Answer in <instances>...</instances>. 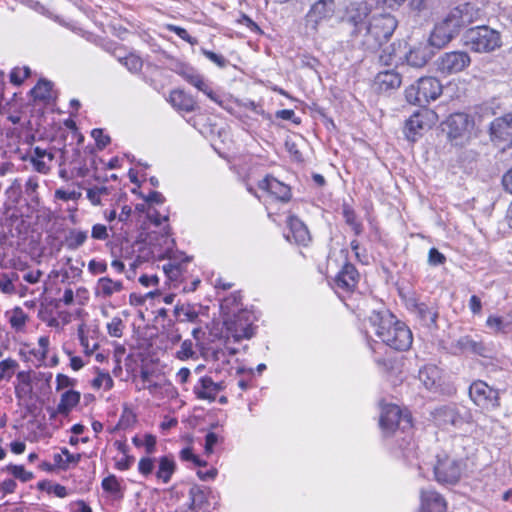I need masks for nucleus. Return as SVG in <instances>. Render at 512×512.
<instances>
[{"instance_id": "f257e3e1", "label": "nucleus", "mask_w": 512, "mask_h": 512, "mask_svg": "<svg viewBox=\"0 0 512 512\" xmlns=\"http://www.w3.org/2000/svg\"><path fill=\"white\" fill-rule=\"evenodd\" d=\"M379 424L384 436H392L396 449L406 461L412 464L413 459L417 458V453L412 436L411 415L403 412L397 405L387 404L382 407Z\"/></svg>"}, {"instance_id": "f03ea898", "label": "nucleus", "mask_w": 512, "mask_h": 512, "mask_svg": "<svg viewBox=\"0 0 512 512\" xmlns=\"http://www.w3.org/2000/svg\"><path fill=\"white\" fill-rule=\"evenodd\" d=\"M367 324L385 345L394 350L407 351L413 343L410 328L388 310L373 311Z\"/></svg>"}, {"instance_id": "7ed1b4c3", "label": "nucleus", "mask_w": 512, "mask_h": 512, "mask_svg": "<svg viewBox=\"0 0 512 512\" xmlns=\"http://www.w3.org/2000/svg\"><path fill=\"white\" fill-rule=\"evenodd\" d=\"M481 10L473 3L466 2L452 8L443 19L438 22L429 38L431 46L442 48L448 44L460 30L478 20Z\"/></svg>"}, {"instance_id": "20e7f679", "label": "nucleus", "mask_w": 512, "mask_h": 512, "mask_svg": "<svg viewBox=\"0 0 512 512\" xmlns=\"http://www.w3.org/2000/svg\"><path fill=\"white\" fill-rule=\"evenodd\" d=\"M397 25L396 18L389 13L374 14L365 25V30L357 43L364 50L375 52L388 42Z\"/></svg>"}, {"instance_id": "39448f33", "label": "nucleus", "mask_w": 512, "mask_h": 512, "mask_svg": "<svg viewBox=\"0 0 512 512\" xmlns=\"http://www.w3.org/2000/svg\"><path fill=\"white\" fill-rule=\"evenodd\" d=\"M465 467L463 458L441 451L436 455V462L433 465L435 480L440 484L454 485L461 479Z\"/></svg>"}, {"instance_id": "423d86ee", "label": "nucleus", "mask_w": 512, "mask_h": 512, "mask_svg": "<svg viewBox=\"0 0 512 512\" xmlns=\"http://www.w3.org/2000/svg\"><path fill=\"white\" fill-rule=\"evenodd\" d=\"M442 93V84L431 76L421 77L405 90L406 100L413 105L426 106Z\"/></svg>"}, {"instance_id": "0eeeda50", "label": "nucleus", "mask_w": 512, "mask_h": 512, "mask_svg": "<svg viewBox=\"0 0 512 512\" xmlns=\"http://www.w3.org/2000/svg\"><path fill=\"white\" fill-rule=\"evenodd\" d=\"M464 43L474 52L488 53L501 46V37L498 31L482 25L468 29Z\"/></svg>"}, {"instance_id": "6e6552de", "label": "nucleus", "mask_w": 512, "mask_h": 512, "mask_svg": "<svg viewBox=\"0 0 512 512\" xmlns=\"http://www.w3.org/2000/svg\"><path fill=\"white\" fill-rule=\"evenodd\" d=\"M474 120L466 113L451 114L443 124L450 142L456 146L466 144L472 136Z\"/></svg>"}, {"instance_id": "1a4fd4ad", "label": "nucleus", "mask_w": 512, "mask_h": 512, "mask_svg": "<svg viewBox=\"0 0 512 512\" xmlns=\"http://www.w3.org/2000/svg\"><path fill=\"white\" fill-rule=\"evenodd\" d=\"M431 417L436 426L443 430L460 428L471 421V413L465 407L456 404H447L436 407L431 412Z\"/></svg>"}, {"instance_id": "9d476101", "label": "nucleus", "mask_w": 512, "mask_h": 512, "mask_svg": "<svg viewBox=\"0 0 512 512\" xmlns=\"http://www.w3.org/2000/svg\"><path fill=\"white\" fill-rule=\"evenodd\" d=\"M254 316L248 310H239L224 321L227 338H233L235 342L242 339H250L254 335Z\"/></svg>"}, {"instance_id": "9b49d317", "label": "nucleus", "mask_w": 512, "mask_h": 512, "mask_svg": "<svg viewBox=\"0 0 512 512\" xmlns=\"http://www.w3.org/2000/svg\"><path fill=\"white\" fill-rule=\"evenodd\" d=\"M469 397L476 406L484 410L500 406L499 391L482 380H475L471 383Z\"/></svg>"}, {"instance_id": "f8f14e48", "label": "nucleus", "mask_w": 512, "mask_h": 512, "mask_svg": "<svg viewBox=\"0 0 512 512\" xmlns=\"http://www.w3.org/2000/svg\"><path fill=\"white\" fill-rule=\"evenodd\" d=\"M371 12L370 6L366 2L351 3L347 8L344 21L352 25L354 28L350 35L357 42V38L362 36L367 25V18Z\"/></svg>"}, {"instance_id": "ddd939ff", "label": "nucleus", "mask_w": 512, "mask_h": 512, "mask_svg": "<svg viewBox=\"0 0 512 512\" xmlns=\"http://www.w3.org/2000/svg\"><path fill=\"white\" fill-rule=\"evenodd\" d=\"M470 63V55L465 51L446 52L436 60L437 71L445 75L459 73L467 68Z\"/></svg>"}, {"instance_id": "4468645a", "label": "nucleus", "mask_w": 512, "mask_h": 512, "mask_svg": "<svg viewBox=\"0 0 512 512\" xmlns=\"http://www.w3.org/2000/svg\"><path fill=\"white\" fill-rule=\"evenodd\" d=\"M139 389H146L150 394L156 395L162 391L168 392L172 388L170 381L165 375L142 367L139 374Z\"/></svg>"}, {"instance_id": "2eb2a0df", "label": "nucleus", "mask_w": 512, "mask_h": 512, "mask_svg": "<svg viewBox=\"0 0 512 512\" xmlns=\"http://www.w3.org/2000/svg\"><path fill=\"white\" fill-rule=\"evenodd\" d=\"M335 12L334 0H318L315 2L306 15V25L313 31L318 30L319 24L332 18Z\"/></svg>"}, {"instance_id": "dca6fc26", "label": "nucleus", "mask_w": 512, "mask_h": 512, "mask_svg": "<svg viewBox=\"0 0 512 512\" xmlns=\"http://www.w3.org/2000/svg\"><path fill=\"white\" fill-rule=\"evenodd\" d=\"M409 310L415 315L420 325L428 329H438V309L435 305L418 302L415 299L409 301Z\"/></svg>"}, {"instance_id": "f3484780", "label": "nucleus", "mask_w": 512, "mask_h": 512, "mask_svg": "<svg viewBox=\"0 0 512 512\" xmlns=\"http://www.w3.org/2000/svg\"><path fill=\"white\" fill-rule=\"evenodd\" d=\"M431 116L430 111H421L414 113L407 121L405 125L406 137L415 141L416 136L431 127Z\"/></svg>"}, {"instance_id": "a211bd4d", "label": "nucleus", "mask_w": 512, "mask_h": 512, "mask_svg": "<svg viewBox=\"0 0 512 512\" xmlns=\"http://www.w3.org/2000/svg\"><path fill=\"white\" fill-rule=\"evenodd\" d=\"M420 500V512H447L445 499L434 489H422Z\"/></svg>"}, {"instance_id": "6ab92c4d", "label": "nucleus", "mask_w": 512, "mask_h": 512, "mask_svg": "<svg viewBox=\"0 0 512 512\" xmlns=\"http://www.w3.org/2000/svg\"><path fill=\"white\" fill-rule=\"evenodd\" d=\"M402 83L401 75L395 70L380 71L374 79V89L379 93H388L396 90Z\"/></svg>"}, {"instance_id": "aec40b11", "label": "nucleus", "mask_w": 512, "mask_h": 512, "mask_svg": "<svg viewBox=\"0 0 512 512\" xmlns=\"http://www.w3.org/2000/svg\"><path fill=\"white\" fill-rule=\"evenodd\" d=\"M289 231L286 234L288 241H294L296 244L306 246L311 236L306 225L296 216H290L288 218Z\"/></svg>"}, {"instance_id": "412c9836", "label": "nucleus", "mask_w": 512, "mask_h": 512, "mask_svg": "<svg viewBox=\"0 0 512 512\" xmlns=\"http://www.w3.org/2000/svg\"><path fill=\"white\" fill-rule=\"evenodd\" d=\"M222 389V383H216L211 377L204 376L198 380L193 388V392L198 399L212 402Z\"/></svg>"}, {"instance_id": "4be33fe9", "label": "nucleus", "mask_w": 512, "mask_h": 512, "mask_svg": "<svg viewBox=\"0 0 512 512\" xmlns=\"http://www.w3.org/2000/svg\"><path fill=\"white\" fill-rule=\"evenodd\" d=\"M490 134L494 139L512 143V114H506L492 121Z\"/></svg>"}, {"instance_id": "5701e85b", "label": "nucleus", "mask_w": 512, "mask_h": 512, "mask_svg": "<svg viewBox=\"0 0 512 512\" xmlns=\"http://www.w3.org/2000/svg\"><path fill=\"white\" fill-rule=\"evenodd\" d=\"M259 188L283 202L288 201L291 197L290 187L273 176H266L261 180L259 182Z\"/></svg>"}, {"instance_id": "b1692460", "label": "nucleus", "mask_w": 512, "mask_h": 512, "mask_svg": "<svg viewBox=\"0 0 512 512\" xmlns=\"http://www.w3.org/2000/svg\"><path fill=\"white\" fill-rule=\"evenodd\" d=\"M53 160L54 155L50 151L40 147H35L27 158L33 170L41 174H47L50 171Z\"/></svg>"}, {"instance_id": "393cba45", "label": "nucleus", "mask_w": 512, "mask_h": 512, "mask_svg": "<svg viewBox=\"0 0 512 512\" xmlns=\"http://www.w3.org/2000/svg\"><path fill=\"white\" fill-rule=\"evenodd\" d=\"M359 280V273L354 265L345 263L335 278V285L345 291H352Z\"/></svg>"}, {"instance_id": "a878e982", "label": "nucleus", "mask_w": 512, "mask_h": 512, "mask_svg": "<svg viewBox=\"0 0 512 512\" xmlns=\"http://www.w3.org/2000/svg\"><path fill=\"white\" fill-rule=\"evenodd\" d=\"M123 288V283L121 281L113 280L110 277H101L96 283L95 295L97 297L107 299L112 295L121 292Z\"/></svg>"}, {"instance_id": "bb28decb", "label": "nucleus", "mask_w": 512, "mask_h": 512, "mask_svg": "<svg viewBox=\"0 0 512 512\" xmlns=\"http://www.w3.org/2000/svg\"><path fill=\"white\" fill-rule=\"evenodd\" d=\"M80 393L75 390H68L61 395L57 408L52 410L50 418H55L57 414L68 415L71 410L79 403Z\"/></svg>"}, {"instance_id": "cd10ccee", "label": "nucleus", "mask_w": 512, "mask_h": 512, "mask_svg": "<svg viewBox=\"0 0 512 512\" xmlns=\"http://www.w3.org/2000/svg\"><path fill=\"white\" fill-rule=\"evenodd\" d=\"M432 55L433 52L429 46L421 45L410 49L406 55V61L407 64L411 67L421 68L427 64Z\"/></svg>"}, {"instance_id": "c85d7f7f", "label": "nucleus", "mask_w": 512, "mask_h": 512, "mask_svg": "<svg viewBox=\"0 0 512 512\" xmlns=\"http://www.w3.org/2000/svg\"><path fill=\"white\" fill-rule=\"evenodd\" d=\"M456 346L465 353H471L485 357L488 352V348L480 340H477L471 336H462L457 340Z\"/></svg>"}, {"instance_id": "c756f323", "label": "nucleus", "mask_w": 512, "mask_h": 512, "mask_svg": "<svg viewBox=\"0 0 512 512\" xmlns=\"http://www.w3.org/2000/svg\"><path fill=\"white\" fill-rule=\"evenodd\" d=\"M176 72L189 84L196 87L202 92L207 91V84L205 83L202 75L198 73L193 67L188 65H180Z\"/></svg>"}, {"instance_id": "7c9ffc66", "label": "nucleus", "mask_w": 512, "mask_h": 512, "mask_svg": "<svg viewBox=\"0 0 512 512\" xmlns=\"http://www.w3.org/2000/svg\"><path fill=\"white\" fill-rule=\"evenodd\" d=\"M171 105L185 112H192L195 109L194 99L182 90H173L169 96Z\"/></svg>"}, {"instance_id": "2f4dec72", "label": "nucleus", "mask_w": 512, "mask_h": 512, "mask_svg": "<svg viewBox=\"0 0 512 512\" xmlns=\"http://www.w3.org/2000/svg\"><path fill=\"white\" fill-rule=\"evenodd\" d=\"M175 470H176L175 461L168 456H162L158 460V469H157L155 475L159 481L166 484V483L170 482Z\"/></svg>"}, {"instance_id": "473e14b6", "label": "nucleus", "mask_w": 512, "mask_h": 512, "mask_svg": "<svg viewBox=\"0 0 512 512\" xmlns=\"http://www.w3.org/2000/svg\"><path fill=\"white\" fill-rule=\"evenodd\" d=\"M173 312L179 322H195L199 317L196 307L190 303L177 304Z\"/></svg>"}, {"instance_id": "72a5a7b5", "label": "nucleus", "mask_w": 512, "mask_h": 512, "mask_svg": "<svg viewBox=\"0 0 512 512\" xmlns=\"http://www.w3.org/2000/svg\"><path fill=\"white\" fill-rule=\"evenodd\" d=\"M169 259L170 261L163 265V271L169 280L178 281L184 271L183 264L189 262L190 259L185 257L181 262L176 257L170 256Z\"/></svg>"}, {"instance_id": "f704fd0d", "label": "nucleus", "mask_w": 512, "mask_h": 512, "mask_svg": "<svg viewBox=\"0 0 512 512\" xmlns=\"http://www.w3.org/2000/svg\"><path fill=\"white\" fill-rule=\"evenodd\" d=\"M418 377L427 389H432L439 380V370L436 366L427 365L419 370Z\"/></svg>"}, {"instance_id": "c9c22d12", "label": "nucleus", "mask_w": 512, "mask_h": 512, "mask_svg": "<svg viewBox=\"0 0 512 512\" xmlns=\"http://www.w3.org/2000/svg\"><path fill=\"white\" fill-rule=\"evenodd\" d=\"M88 239V231L71 229L65 237V246L69 250L80 248Z\"/></svg>"}, {"instance_id": "e433bc0d", "label": "nucleus", "mask_w": 512, "mask_h": 512, "mask_svg": "<svg viewBox=\"0 0 512 512\" xmlns=\"http://www.w3.org/2000/svg\"><path fill=\"white\" fill-rule=\"evenodd\" d=\"M52 87L53 83L51 81L41 79L31 90V94L35 100L49 101L53 98Z\"/></svg>"}, {"instance_id": "4c0bfd02", "label": "nucleus", "mask_w": 512, "mask_h": 512, "mask_svg": "<svg viewBox=\"0 0 512 512\" xmlns=\"http://www.w3.org/2000/svg\"><path fill=\"white\" fill-rule=\"evenodd\" d=\"M190 508L197 509L206 501L205 492L202 487L193 485L189 489Z\"/></svg>"}, {"instance_id": "58836bf2", "label": "nucleus", "mask_w": 512, "mask_h": 512, "mask_svg": "<svg viewBox=\"0 0 512 512\" xmlns=\"http://www.w3.org/2000/svg\"><path fill=\"white\" fill-rule=\"evenodd\" d=\"M343 216L345 218V222L352 228L355 235L359 236L363 231V226L361 222L357 220L354 210L350 208H344Z\"/></svg>"}, {"instance_id": "ea45409f", "label": "nucleus", "mask_w": 512, "mask_h": 512, "mask_svg": "<svg viewBox=\"0 0 512 512\" xmlns=\"http://www.w3.org/2000/svg\"><path fill=\"white\" fill-rule=\"evenodd\" d=\"M486 326L495 333L507 334L504 316L490 315L486 320Z\"/></svg>"}, {"instance_id": "a19ab883", "label": "nucleus", "mask_w": 512, "mask_h": 512, "mask_svg": "<svg viewBox=\"0 0 512 512\" xmlns=\"http://www.w3.org/2000/svg\"><path fill=\"white\" fill-rule=\"evenodd\" d=\"M18 366L17 362L13 359H5L0 362V381L3 379L9 380L13 374L15 368Z\"/></svg>"}, {"instance_id": "79ce46f5", "label": "nucleus", "mask_w": 512, "mask_h": 512, "mask_svg": "<svg viewBox=\"0 0 512 512\" xmlns=\"http://www.w3.org/2000/svg\"><path fill=\"white\" fill-rule=\"evenodd\" d=\"M6 470L22 482H27L33 478V473L26 471L22 465L10 464L6 467Z\"/></svg>"}, {"instance_id": "37998d69", "label": "nucleus", "mask_w": 512, "mask_h": 512, "mask_svg": "<svg viewBox=\"0 0 512 512\" xmlns=\"http://www.w3.org/2000/svg\"><path fill=\"white\" fill-rule=\"evenodd\" d=\"M122 64L132 73L139 72L143 66L142 59L133 53L126 55Z\"/></svg>"}, {"instance_id": "c03bdc74", "label": "nucleus", "mask_w": 512, "mask_h": 512, "mask_svg": "<svg viewBox=\"0 0 512 512\" xmlns=\"http://www.w3.org/2000/svg\"><path fill=\"white\" fill-rule=\"evenodd\" d=\"M30 72V68L27 66L15 67L10 73V82L14 85H21L30 75Z\"/></svg>"}, {"instance_id": "a18cd8bd", "label": "nucleus", "mask_w": 512, "mask_h": 512, "mask_svg": "<svg viewBox=\"0 0 512 512\" xmlns=\"http://www.w3.org/2000/svg\"><path fill=\"white\" fill-rule=\"evenodd\" d=\"M113 383V379L109 373L98 372L92 384L95 388H104L105 390H110L113 387Z\"/></svg>"}, {"instance_id": "49530a36", "label": "nucleus", "mask_w": 512, "mask_h": 512, "mask_svg": "<svg viewBox=\"0 0 512 512\" xmlns=\"http://www.w3.org/2000/svg\"><path fill=\"white\" fill-rule=\"evenodd\" d=\"M124 324L121 318L114 317L107 324V331L111 337L120 338L123 335Z\"/></svg>"}, {"instance_id": "de8ad7c7", "label": "nucleus", "mask_w": 512, "mask_h": 512, "mask_svg": "<svg viewBox=\"0 0 512 512\" xmlns=\"http://www.w3.org/2000/svg\"><path fill=\"white\" fill-rule=\"evenodd\" d=\"M102 488L104 491L112 494L119 493L121 490L120 483L114 475H109L102 480Z\"/></svg>"}, {"instance_id": "09e8293b", "label": "nucleus", "mask_w": 512, "mask_h": 512, "mask_svg": "<svg viewBox=\"0 0 512 512\" xmlns=\"http://www.w3.org/2000/svg\"><path fill=\"white\" fill-rule=\"evenodd\" d=\"M193 343L191 340H184L180 349L176 353V357L180 360H187L194 357Z\"/></svg>"}, {"instance_id": "8fccbe9b", "label": "nucleus", "mask_w": 512, "mask_h": 512, "mask_svg": "<svg viewBox=\"0 0 512 512\" xmlns=\"http://www.w3.org/2000/svg\"><path fill=\"white\" fill-rule=\"evenodd\" d=\"M155 468L154 459L150 457H143L139 460L138 463V471L145 477H148L152 474Z\"/></svg>"}, {"instance_id": "3c124183", "label": "nucleus", "mask_w": 512, "mask_h": 512, "mask_svg": "<svg viewBox=\"0 0 512 512\" xmlns=\"http://www.w3.org/2000/svg\"><path fill=\"white\" fill-rule=\"evenodd\" d=\"M91 135L95 139L99 149H104L111 141L110 137L105 135L103 130L99 128L93 129Z\"/></svg>"}, {"instance_id": "603ef678", "label": "nucleus", "mask_w": 512, "mask_h": 512, "mask_svg": "<svg viewBox=\"0 0 512 512\" xmlns=\"http://www.w3.org/2000/svg\"><path fill=\"white\" fill-rule=\"evenodd\" d=\"M81 196V193L76 190H64V189H57L55 191V198L62 200V201H70V200H78Z\"/></svg>"}, {"instance_id": "864d4df0", "label": "nucleus", "mask_w": 512, "mask_h": 512, "mask_svg": "<svg viewBox=\"0 0 512 512\" xmlns=\"http://www.w3.org/2000/svg\"><path fill=\"white\" fill-rule=\"evenodd\" d=\"M26 320H27V315L23 312V310L21 308H17L14 311V314L10 319V323H11L12 327L21 329L22 327H24Z\"/></svg>"}, {"instance_id": "5fc2aeb1", "label": "nucleus", "mask_w": 512, "mask_h": 512, "mask_svg": "<svg viewBox=\"0 0 512 512\" xmlns=\"http://www.w3.org/2000/svg\"><path fill=\"white\" fill-rule=\"evenodd\" d=\"M201 53L207 58L209 59L210 61H212L213 63H215L217 66L223 68L227 65V60L225 59V57H223L222 55L220 54H216L212 51H209L205 48H201Z\"/></svg>"}, {"instance_id": "6e6d98bb", "label": "nucleus", "mask_w": 512, "mask_h": 512, "mask_svg": "<svg viewBox=\"0 0 512 512\" xmlns=\"http://www.w3.org/2000/svg\"><path fill=\"white\" fill-rule=\"evenodd\" d=\"M168 29H169V31L175 33L182 40H184L192 45L197 42V40L195 38L190 36V34L187 32V30L185 28H182V27L176 26V25H169Z\"/></svg>"}, {"instance_id": "4d7b16f0", "label": "nucleus", "mask_w": 512, "mask_h": 512, "mask_svg": "<svg viewBox=\"0 0 512 512\" xmlns=\"http://www.w3.org/2000/svg\"><path fill=\"white\" fill-rule=\"evenodd\" d=\"M446 257L439 252L436 248H431L428 253V263L432 266H439L444 264Z\"/></svg>"}, {"instance_id": "13d9d810", "label": "nucleus", "mask_w": 512, "mask_h": 512, "mask_svg": "<svg viewBox=\"0 0 512 512\" xmlns=\"http://www.w3.org/2000/svg\"><path fill=\"white\" fill-rule=\"evenodd\" d=\"M91 237L96 240H106L109 238L107 227L103 224H95L92 227Z\"/></svg>"}, {"instance_id": "bf43d9fd", "label": "nucleus", "mask_w": 512, "mask_h": 512, "mask_svg": "<svg viewBox=\"0 0 512 512\" xmlns=\"http://www.w3.org/2000/svg\"><path fill=\"white\" fill-rule=\"evenodd\" d=\"M74 385H75V380L68 377L67 375L58 374L56 376V390L57 391L62 390L67 387H72Z\"/></svg>"}, {"instance_id": "052dcab7", "label": "nucleus", "mask_w": 512, "mask_h": 512, "mask_svg": "<svg viewBox=\"0 0 512 512\" xmlns=\"http://www.w3.org/2000/svg\"><path fill=\"white\" fill-rule=\"evenodd\" d=\"M88 269L92 274H101L107 271V264L93 259L88 263Z\"/></svg>"}, {"instance_id": "680f3d73", "label": "nucleus", "mask_w": 512, "mask_h": 512, "mask_svg": "<svg viewBox=\"0 0 512 512\" xmlns=\"http://www.w3.org/2000/svg\"><path fill=\"white\" fill-rule=\"evenodd\" d=\"M217 442H218L217 434H215L213 432L207 433V435L205 436V446H204L205 453L208 455L213 453L214 446L217 444Z\"/></svg>"}, {"instance_id": "e2e57ef3", "label": "nucleus", "mask_w": 512, "mask_h": 512, "mask_svg": "<svg viewBox=\"0 0 512 512\" xmlns=\"http://www.w3.org/2000/svg\"><path fill=\"white\" fill-rule=\"evenodd\" d=\"M147 218L156 226H160L163 222L168 221V216H161L159 212L155 209L149 210L147 212Z\"/></svg>"}, {"instance_id": "0e129e2a", "label": "nucleus", "mask_w": 512, "mask_h": 512, "mask_svg": "<svg viewBox=\"0 0 512 512\" xmlns=\"http://www.w3.org/2000/svg\"><path fill=\"white\" fill-rule=\"evenodd\" d=\"M17 483L13 479H6L0 484V491L5 494H10L15 491Z\"/></svg>"}, {"instance_id": "69168bd1", "label": "nucleus", "mask_w": 512, "mask_h": 512, "mask_svg": "<svg viewBox=\"0 0 512 512\" xmlns=\"http://www.w3.org/2000/svg\"><path fill=\"white\" fill-rule=\"evenodd\" d=\"M158 277L156 275L143 274L139 277V282L144 287L156 286L158 284Z\"/></svg>"}, {"instance_id": "338daca9", "label": "nucleus", "mask_w": 512, "mask_h": 512, "mask_svg": "<svg viewBox=\"0 0 512 512\" xmlns=\"http://www.w3.org/2000/svg\"><path fill=\"white\" fill-rule=\"evenodd\" d=\"M42 272L40 270L28 271L23 275V279L30 283L35 284L40 280Z\"/></svg>"}, {"instance_id": "774afa93", "label": "nucleus", "mask_w": 512, "mask_h": 512, "mask_svg": "<svg viewBox=\"0 0 512 512\" xmlns=\"http://www.w3.org/2000/svg\"><path fill=\"white\" fill-rule=\"evenodd\" d=\"M145 200L148 203L162 204L165 201V197L158 191H151L145 197Z\"/></svg>"}]
</instances>
